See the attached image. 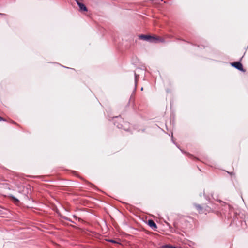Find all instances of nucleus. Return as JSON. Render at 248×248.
<instances>
[{
  "label": "nucleus",
  "mask_w": 248,
  "mask_h": 248,
  "mask_svg": "<svg viewBox=\"0 0 248 248\" xmlns=\"http://www.w3.org/2000/svg\"><path fill=\"white\" fill-rule=\"evenodd\" d=\"M195 206L200 214L204 213V206L202 207L199 204H195Z\"/></svg>",
  "instance_id": "5"
},
{
  "label": "nucleus",
  "mask_w": 248,
  "mask_h": 248,
  "mask_svg": "<svg viewBox=\"0 0 248 248\" xmlns=\"http://www.w3.org/2000/svg\"><path fill=\"white\" fill-rule=\"evenodd\" d=\"M148 224L154 230H156L157 228L156 224L153 220H149Z\"/></svg>",
  "instance_id": "4"
},
{
  "label": "nucleus",
  "mask_w": 248,
  "mask_h": 248,
  "mask_svg": "<svg viewBox=\"0 0 248 248\" xmlns=\"http://www.w3.org/2000/svg\"><path fill=\"white\" fill-rule=\"evenodd\" d=\"M174 247L170 245H166L163 246L161 248H174Z\"/></svg>",
  "instance_id": "10"
},
{
  "label": "nucleus",
  "mask_w": 248,
  "mask_h": 248,
  "mask_svg": "<svg viewBox=\"0 0 248 248\" xmlns=\"http://www.w3.org/2000/svg\"><path fill=\"white\" fill-rule=\"evenodd\" d=\"M2 120H5L2 117L0 116V121H1Z\"/></svg>",
  "instance_id": "13"
},
{
  "label": "nucleus",
  "mask_w": 248,
  "mask_h": 248,
  "mask_svg": "<svg viewBox=\"0 0 248 248\" xmlns=\"http://www.w3.org/2000/svg\"><path fill=\"white\" fill-rule=\"evenodd\" d=\"M77 3L80 8V11H87V9L86 8V7L85 6V5L83 3H81L79 1H77Z\"/></svg>",
  "instance_id": "6"
},
{
  "label": "nucleus",
  "mask_w": 248,
  "mask_h": 248,
  "mask_svg": "<svg viewBox=\"0 0 248 248\" xmlns=\"http://www.w3.org/2000/svg\"><path fill=\"white\" fill-rule=\"evenodd\" d=\"M11 123L14 124H16V125H17V124L15 122V121H11Z\"/></svg>",
  "instance_id": "12"
},
{
  "label": "nucleus",
  "mask_w": 248,
  "mask_h": 248,
  "mask_svg": "<svg viewBox=\"0 0 248 248\" xmlns=\"http://www.w3.org/2000/svg\"><path fill=\"white\" fill-rule=\"evenodd\" d=\"M211 211V209L210 207L206 205L204 206V211H207L208 212H210Z\"/></svg>",
  "instance_id": "8"
},
{
  "label": "nucleus",
  "mask_w": 248,
  "mask_h": 248,
  "mask_svg": "<svg viewBox=\"0 0 248 248\" xmlns=\"http://www.w3.org/2000/svg\"><path fill=\"white\" fill-rule=\"evenodd\" d=\"M139 38L140 39H142V40H146V41H148L149 40V38H151V35H143V34H141V35H140L139 36Z\"/></svg>",
  "instance_id": "7"
},
{
  "label": "nucleus",
  "mask_w": 248,
  "mask_h": 248,
  "mask_svg": "<svg viewBox=\"0 0 248 248\" xmlns=\"http://www.w3.org/2000/svg\"><path fill=\"white\" fill-rule=\"evenodd\" d=\"M108 241L112 242V243H117V242L116 241L112 240V239L108 240Z\"/></svg>",
  "instance_id": "11"
},
{
  "label": "nucleus",
  "mask_w": 248,
  "mask_h": 248,
  "mask_svg": "<svg viewBox=\"0 0 248 248\" xmlns=\"http://www.w3.org/2000/svg\"><path fill=\"white\" fill-rule=\"evenodd\" d=\"M118 128L124 129L125 130H128L129 128L130 124L128 122L124 121V120L121 118H118L114 122Z\"/></svg>",
  "instance_id": "1"
},
{
  "label": "nucleus",
  "mask_w": 248,
  "mask_h": 248,
  "mask_svg": "<svg viewBox=\"0 0 248 248\" xmlns=\"http://www.w3.org/2000/svg\"><path fill=\"white\" fill-rule=\"evenodd\" d=\"M149 41L152 43H157L159 42H165V39L159 36L154 35L151 36V38H149Z\"/></svg>",
  "instance_id": "2"
},
{
  "label": "nucleus",
  "mask_w": 248,
  "mask_h": 248,
  "mask_svg": "<svg viewBox=\"0 0 248 248\" xmlns=\"http://www.w3.org/2000/svg\"><path fill=\"white\" fill-rule=\"evenodd\" d=\"M132 100V98L131 97V98H130V99H129V101H131V100Z\"/></svg>",
  "instance_id": "15"
},
{
  "label": "nucleus",
  "mask_w": 248,
  "mask_h": 248,
  "mask_svg": "<svg viewBox=\"0 0 248 248\" xmlns=\"http://www.w3.org/2000/svg\"><path fill=\"white\" fill-rule=\"evenodd\" d=\"M230 174L231 175H232V174H233V173H232V172H231V173H230Z\"/></svg>",
  "instance_id": "16"
},
{
  "label": "nucleus",
  "mask_w": 248,
  "mask_h": 248,
  "mask_svg": "<svg viewBox=\"0 0 248 248\" xmlns=\"http://www.w3.org/2000/svg\"><path fill=\"white\" fill-rule=\"evenodd\" d=\"M0 15H3V16H5V14H2V13H0Z\"/></svg>",
  "instance_id": "14"
},
{
  "label": "nucleus",
  "mask_w": 248,
  "mask_h": 248,
  "mask_svg": "<svg viewBox=\"0 0 248 248\" xmlns=\"http://www.w3.org/2000/svg\"><path fill=\"white\" fill-rule=\"evenodd\" d=\"M231 65L236 68V69L244 71L243 65L240 62H236L232 63Z\"/></svg>",
  "instance_id": "3"
},
{
  "label": "nucleus",
  "mask_w": 248,
  "mask_h": 248,
  "mask_svg": "<svg viewBox=\"0 0 248 248\" xmlns=\"http://www.w3.org/2000/svg\"><path fill=\"white\" fill-rule=\"evenodd\" d=\"M10 197L15 202V203H17L19 202V201L14 196H11Z\"/></svg>",
  "instance_id": "9"
}]
</instances>
